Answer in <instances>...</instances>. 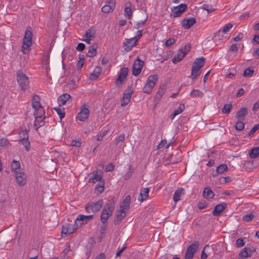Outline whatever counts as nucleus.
<instances>
[{
    "label": "nucleus",
    "instance_id": "f257e3e1",
    "mask_svg": "<svg viewBox=\"0 0 259 259\" xmlns=\"http://www.w3.org/2000/svg\"><path fill=\"white\" fill-rule=\"evenodd\" d=\"M115 208V203L113 200H110L107 203L103 209L100 218L101 222L105 224L110 217Z\"/></svg>",
    "mask_w": 259,
    "mask_h": 259
},
{
    "label": "nucleus",
    "instance_id": "f03ea898",
    "mask_svg": "<svg viewBox=\"0 0 259 259\" xmlns=\"http://www.w3.org/2000/svg\"><path fill=\"white\" fill-rule=\"evenodd\" d=\"M29 29H30V28H28L25 31V35L23 39L21 51L24 54L28 52L29 48L32 45V33Z\"/></svg>",
    "mask_w": 259,
    "mask_h": 259
},
{
    "label": "nucleus",
    "instance_id": "7ed1b4c3",
    "mask_svg": "<svg viewBox=\"0 0 259 259\" xmlns=\"http://www.w3.org/2000/svg\"><path fill=\"white\" fill-rule=\"evenodd\" d=\"M158 78V76L157 74L150 75L148 77L147 81L143 89V92L145 93L150 94L155 85Z\"/></svg>",
    "mask_w": 259,
    "mask_h": 259
},
{
    "label": "nucleus",
    "instance_id": "20e7f679",
    "mask_svg": "<svg viewBox=\"0 0 259 259\" xmlns=\"http://www.w3.org/2000/svg\"><path fill=\"white\" fill-rule=\"evenodd\" d=\"M103 201L102 199L97 202H91L86 204L85 210L87 213H95L99 211L103 205Z\"/></svg>",
    "mask_w": 259,
    "mask_h": 259
},
{
    "label": "nucleus",
    "instance_id": "39448f33",
    "mask_svg": "<svg viewBox=\"0 0 259 259\" xmlns=\"http://www.w3.org/2000/svg\"><path fill=\"white\" fill-rule=\"evenodd\" d=\"M17 80L21 90L25 91L29 88V79L28 77L22 72H18L17 76Z\"/></svg>",
    "mask_w": 259,
    "mask_h": 259
},
{
    "label": "nucleus",
    "instance_id": "423d86ee",
    "mask_svg": "<svg viewBox=\"0 0 259 259\" xmlns=\"http://www.w3.org/2000/svg\"><path fill=\"white\" fill-rule=\"evenodd\" d=\"M78 225L76 221L73 223L66 224L62 226V234L63 237L73 233L77 228Z\"/></svg>",
    "mask_w": 259,
    "mask_h": 259
},
{
    "label": "nucleus",
    "instance_id": "0eeeda50",
    "mask_svg": "<svg viewBox=\"0 0 259 259\" xmlns=\"http://www.w3.org/2000/svg\"><path fill=\"white\" fill-rule=\"evenodd\" d=\"M199 245V242L197 241H194L192 244H190L186 250L185 255V259H192L194 257V253L198 249Z\"/></svg>",
    "mask_w": 259,
    "mask_h": 259
},
{
    "label": "nucleus",
    "instance_id": "6e6552de",
    "mask_svg": "<svg viewBox=\"0 0 259 259\" xmlns=\"http://www.w3.org/2000/svg\"><path fill=\"white\" fill-rule=\"evenodd\" d=\"M32 107L35 110V113L44 114L45 111L40 103V99L37 95H34L32 99Z\"/></svg>",
    "mask_w": 259,
    "mask_h": 259
},
{
    "label": "nucleus",
    "instance_id": "1a4fd4ad",
    "mask_svg": "<svg viewBox=\"0 0 259 259\" xmlns=\"http://www.w3.org/2000/svg\"><path fill=\"white\" fill-rule=\"evenodd\" d=\"M144 62L138 58L134 62L133 66V74L137 76L139 75L143 68Z\"/></svg>",
    "mask_w": 259,
    "mask_h": 259
},
{
    "label": "nucleus",
    "instance_id": "9d476101",
    "mask_svg": "<svg viewBox=\"0 0 259 259\" xmlns=\"http://www.w3.org/2000/svg\"><path fill=\"white\" fill-rule=\"evenodd\" d=\"M15 177L19 186H23L26 184V176L23 170L16 172V173H15Z\"/></svg>",
    "mask_w": 259,
    "mask_h": 259
},
{
    "label": "nucleus",
    "instance_id": "9b49d317",
    "mask_svg": "<svg viewBox=\"0 0 259 259\" xmlns=\"http://www.w3.org/2000/svg\"><path fill=\"white\" fill-rule=\"evenodd\" d=\"M255 251L254 247H245L239 253V259H245V258L250 257L252 252Z\"/></svg>",
    "mask_w": 259,
    "mask_h": 259
},
{
    "label": "nucleus",
    "instance_id": "f8f14e48",
    "mask_svg": "<svg viewBox=\"0 0 259 259\" xmlns=\"http://www.w3.org/2000/svg\"><path fill=\"white\" fill-rule=\"evenodd\" d=\"M90 111L89 109L85 107L82 106L81 108L80 112L78 113L77 119L81 121H84L89 117Z\"/></svg>",
    "mask_w": 259,
    "mask_h": 259
},
{
    "label": "nucleus",
    "instance_id": "ddd939ff",
    "mask_svg": "<svg viewBox=\"0 0 259 259\" xmlns=\"http://www.w3.org/2000/svg\"><path fill=\"white\" fill-rule=\"evenodd\" d=\"M43 115L44 114H39L38 113H34L35 119L34 123V127L35 128L36 130H37L39 127L43 126L45 124L44 119L45 118V116Z\"/></svg>",
    "mask_w": 259,
    "mask_h": 259
},
{
    "label": "nucleus",
    "instance_id": "4468645a",
    "mask_svg": "<svg viewBox=\"0 0 259 259\" xmlns=\"http://www.w3.org/2000/svg\"><path fill=\"white\" fill-rule=\"evenodd\" d=\"M187 7V6L185 4H182L178 6L173 7L171 9V12L174 14V17L180 16L186 11Z\"/></svg>",
    "mask_w": 259,
    "mask_h": 259
},
{
    "label": "nucleus",
    "instance_id": "2eb2a0df",
    "mask_svg": "<svg viewBox=\"0 0 259 259\" xmlns=\"http://www.w3.org/2000/svg\"><path fill=\"white\" fill-rule=\"evenodd\" d=\"M128 69L126 67L122 68L120 70L119 75L116 79V83L117 85L121 84L123 81L125 79L128 73Z\"/></svg>",
    "mask_w": 259,
    "mask_h": 259
},
{
    "label": "nucleus",
    "instance_id": "dca6fc26",
    "mask_svg": "<svg viewBox=\"0 0 259 259\" xmlns=\"http://www.w3.org/2000/svg\"><path fill=\"white\" fill-rule=\"evenodd\" d=\"M103 175L102 172L100 170L93 171L92 176L89 179V182L95 183L97 181H101Z\"/></svg>",
    "mask_w": 259,
    "mask_h": 259
},
{
    "label": "nucleus",
    "instance_id": "f3484780",
    "mask_svg": "<svg viewBox=\"0 0 259 259\" xmlns=\"http://www.w3.org/2000/svg\"><path fill=\"white\" fill-rule=\"evenodd\" d=\"M115 7V2L113 0H111L107 2L102 8V11L105 13H108L113 12Z\"/></svg>",
    "mask_w": 259,
    "mask_h": 259
},
{
    "label": "nucleus",
    "instance_id": "a211bd4d",
    "mask_svg": "<svg viewBox=\"0 0 259 259\" xmlns=\"http://www.w3.org/2000/svg\"><path fill=\"white\" fill-rule=\"evenodd\" d=\"M136 40H135V38L126 39L125 42L123 43L125 50L127 51H130L136 45Z\"/></svg>",
    "mask_w": 259,
    "mask_h": 259
},
{
    "label": "nucleus",
    "instance_id": "6ab92c4d",
    "mask_svg": "<svg viewBox=\"0 0 259 259\" xmlns=\"http://www.w3.org/2000/svg\"><path fill=\"white\" fill-rule=\"evenodd\" d=\"M195 23L196 19L194 18L191 17L184 19L182 22V24L184 28L189 29Z\"/></svg>",
    "mask_w": 259,
    "mask_h": 259
},
{
    "label": "nucleus",
    "instance_id": "aec40b11",
    "mask_svg": "<svg viewBox=\"0 0 259 259\" xmlns=\"http://www.w3.org/2000/svg\"><path fill=\"white\" fill-rule=\"evenodd\" d=\"M226 206V204L225 203L217 205L212 212L213 215L215 217L219 216L225 209Z\"/></svg>",
    "mask_w": 259,
    "mask_h": 259
},
{
    "label": "nucleus",
    "instance_id": "412c9836",
    "mask_svg": "<svg viewBox=\"0 0 259 259\" xmlns=\"http://www.w3.org/2000/svg\"><path fill=\"white\" fill-rule=\"evenodd\" d=\"M166 90V88L165 87H160L157 92L156 93L155 97H154V102H156V104L158 103L162 96L164 95Z\"/></svg>",
    "mask_w": 259,
    "mask_h": 259
},
{
    "label": "nucleus",
    "instance_id": "4be33fe9",
    "mask_svg": "<svg viewBox=\"0 0 259 259\" xmlns=\"http://www.w3.org/2000/svg\"><path fill=\"white\" fill-rule=\"evenodd\" d=\"M130 203L131 196L130 195H127L123 200L122 203L121 204L120 206V209L124 211H125L126 209H128L130 207Z\"/></svg>",
    "mask_w": 259,
    "mask_h": 259
},
{
    "label": "nucleus",
    "instance_id": "5701e85b",
    "mask_svg": "<svg viewBox=\"0 0 259 259\" xmlns=\"http://www.w3.org/2000/svg\"><path fill=\"white\" fill-rule=\"evenodd\" d=\"M71 98V96L65 93L61 95L58 99V102L59 106H61L66 104V102Z\"/></svg>",
    "mask_w": 259,
    "mask_h": 259
},
{
    "label": "nucleus",
    "instance_id": "b1692460",
    "mask_svg": "<svg viewBox=\"0 0 259 259\" xmlns=\"http://www.w3.org/2000/svg\"><path fill=\"white\" fill-rule=\"evenodd\" d=\"M94 218V215L93 214H90V215H83V214H79L78 217L76 219V222L77 221H82V224L83 223H87L89 221L92 220ZM81 224V223L80 224Z\"/></svg>",
    "mask_w": 259,
    "mask_h": 259
},
{
    "label": "nucleus",
    "instance_id": "393cba45",
    "mask_svg": "<svg viewBox=\"0 0 259 259\" xmlns=\"http://www.w3.org/2000/svg\"><path fill=\"white\" fill-rule=\"evenodd\" d=\"M203 196L207 199H211L214 196V193L209 187H206L203 191Z\"/></svg>",
    "mask_w": 259,
    "mask_h": 259
},
{
    "label": "nucleus",
    "instance_id": "a878e982",
    "mask_svg": "<svg viewBox=\"0 0 259 259\" xmlns=\"http://www.w3.org/2000/svg\"><path fill=\"white\" fill-rule=\"evenodd\" d=\"M149 189L147 188H143L141 190L138 200L142 202L145 200L149 196Z\"/></svg>",
    "mask_w": 259,
    "mask_h": 259
},
{
    "label": "nucleus",
    "instance_id": "bb28decb",
    "mask_svg": "<svg viewBox=\"0 0 259 259\" xmlns=\"http://www.w3.org/2000/svg\"><path fill=\"white\" fill-rule=\"evenodd\" d=\"M126 213L125 211L122 210L120 209L119 210L117 211V214L116 215V218L114 220V224L115 225L118 224L125 217Z\"/></svg>",
    "mask_w": 259,
    "mask_h": 259
},
{
    "label": "nucleus",
    "instance_id": "cd10ccee",
    "mask_svg": "<svg viewBox=\"0 0 259 259\" xmlns=\"http://www.w3.org/2000/svg\"><path fill=\"white\" fill-rule=\"evenodd\" d=\"M102 71V69L101 67L97 66L94 69L93 72L90 74V79L94 80H96Z\"/></svg>",
    "mask_w": 259,
    "mask_h": 259
},
{
    "label": "nucleus",
    "instance_id": "c85d7f7f",
    "mask_svg": "<svg viewBox=\"0 0 259 259\" xmlns=\"http://www.w3.org/2000/svg\"><path fill=\"white\" fill-rule=\"evenodd\" d=\"M205 61V59L203 57L196 58L192 65L201 69L204 65Z\"/></svg>",
    "mask_w": 259,
    "mask_h": 259
},
{
    "label": "nucleus",
    "instance_id": "c756f323",
    "mask_svg": "<svg viewBox=\"0 0 259 259\" xmlns=\"http://www.w3.org/2000/svg\"><path fill=\"white\" fill-rule=\"evenodd\" d=\"M248 111L246 107L242 108L239 109L236 113V117L238 118L242 119L247 114Z\"/></svg>",
    "mask_w": 259,
    "mask_h": 259
},
{
    "label": "nucleus",
    "instance_id": "7c9ffc66",
    "mask_svg": "<svg viewBox=\"0 0 259 259\" xmlns=\"http://www.w3.org/2000/svg\"><path fill=\"white\" fill-rule=\"evenodd\" d=\"M11 169L14 173L16 172L23 170V169H20V163L19 161H16L14 160L11 164Z\"/></svg>",
    "mask_w": 259,
    "mask_h": 259
},
{
    "label": "nucleus",
    "instance_id": "2f4dec72",
    "mask_svg": "<svg viewBox=\"0 0 259 259\" xmlns=\"http://www.w3.org/2000/svg\"><path fill=\"white\" fill-rule=\"evenodd\" d=\"M184 109L185 105L183 104H180L179 108L175 110L173 114L170 115V118L173 119L176 116L181 114L184 110Z\"/></svg>",
    "mask_w": 259,
    "mask_h": 259
},
{
    "label": "nucleus",
    "instance_id": "473e14b6",
    "mask_svg": "<svg viewBox=\"0 0 259 259\" xmlns=\"http://www.w3.org/2000/svg\"><path fill=\"white\" fill-rule=\"evenodd\" d=\"M185 56V54H183L182 52L179 51L178 54L172 59V62L175 64L181 61Z\"/></svg>",
    "mask_w": 259,
    "mask_h": 259
},
{
    "label": "nucleus",
    "instance_id": "72a5a7b5",
    "mask_svg": "<svg viewBox=\"0 0 259 259\" xmlns=\"http://www.w3.org/2000/svg\"><path fill=\"white\" fill-rule=\"evenodd\" d=\"M200 68H198V67L192 65L191 70V77L193 80L195 79L200 74Z\"/></svg>",
    "mask_w": 259,
    "mask_h": 259
},
{
    "label": "nucleus",
    "instance_id": "f704fd0d",
    "mask_svg": "<svg viewBox=\"0 0 259 259\" xmlns=\"http://www.w3.org/2000/svg\"><path fill=\"white\" fill-rule=\"evenodd\" d=\"M131 6L132 4L130 3H127L125 4L124 13L125 16H126L128 19H130L132 15V9L131 8Z\"/></svg>",
    "mask_w": 259,
    "mask_h": 259
},
{
    "label": "nucleus",
    "instance_id": "c9c22d12",
    "mask_svg": "<svg viewBox=\"0 0 259 259\" xmlns=\"http://www.w3.org/2000/svg\"><path fill=\"white\" fill-rule=\"evenodd\" d=\"M184 189L183 188H179L175 191L173 197V200L175 202H177L180 200V197Z\"/></svg>",
    "mask_w": 259,
    "mask_h": 259
},
{
    "label": "nucleus",
    "instance_id": "e433bc0d",
    "mask_svg": "<svg viewBox=\"0 0 259 259\" xmlns=\"http://www.w3.org/2000/svg\"><path fill=\"white\" fill-rule=\"evenodd\" d=\"M29 138L28 131L26 129H22L19 133V140Z\"/></svg>",
    "mask_w": 259,
    "mask_h": 259
},
{
    "label": "nucleus",
    "instance_id": "4c0bfd02",
    "mask_svg": "<svg viewBox=\"0 0 259 259\" xmlns=\"http://www.w3.org/2000/svg\"><path fill=\"white\" fill-rule=\"evenodd\" d=\"M60 107V106L58 107H55L53 108V109L56 111V112L57 113L60 117V119L61 120L63 118L65 117V112L64 108H61Z\"/></svg>",
    "mask_w": 259,
    "mask_h": 259
},
{
    "label": "nucleus",
    "instance_id": "58836bf2",
    "mask_svg": "<svg viewBox=\"0 0 259 259\" xmlns=\"http://www.w3.org/2000/svg\"><path fill=\"white\" fill-rule=\"evenodd\" d=\"M259 155V148L254 147L249 152V156L251 158H255Z\"/></svg>",
    "mask_w": 259,
    "mask_h": 259
},
{
    "label": "nucleus",
    "instance_id": "ea45409f",
    "mask_svg": "<svg viewBox=\"0 0 259 259\" xmlns=\"http://www.w3.org/2000/svg\"><path fill=\"white\" fill-rule=\"evenodd\" d=\"M97 47L93 45L90 47L87 55L90 57H93L96 55Z\"/></svg>",
    "mask_w": 259,
    "mask_h": 259
},
{
    "label": "nucleus",
    "instance_id": "a19ab883",
    "mask_svg": "<svg viewBox=\"0 0 259 259\" xmlns=\"http://www.w3.org/2000/svg\"><path fill=\"white\" fill-rule=\"evenodd\" d=\"M227 32V25H225L223 27V31L219 30L215 35L214 36V39H221V38H220V36H222L223 33H226Z\"/></svg>",
    "mask_w": 259,
    "mask_h": 259
},
{
    "label": "nucleus",
    "instance_id": "79ce46f5",
    "mask_svg": "<svg viewBox=\"0 0 259 259\" xmlns=\"http://www.w3.org/2000/svg\"><path fill=\"white\" fill-rule=\"evenodd\" d=\"M190 95L192 97H202L203 96V93L199 90H193Z\"/></svg>",
    "mask_w": 259,
    "mask_h": 259
},
{
    "label": "nucleus",
    "instance_id": "37998d69",
    "mask_svg": "<svg viewBox=\"0 0 259 259\" xmlns=\"http://www.w3.org/2000/svg\"><path fill=\"white\" fill-rule=\"evenodd\" d=\"M95 189L99 193L103 192L104 189V182L103 181L99 182L96 185Z\"/></svg>",
    "mask_w": 259,
    "mask_h": 259
},
{
    "label": "nucleus",
    "instance_id": "c03bdc74",
    "mask_svg": "<svg viewBox=\"0 0 259 259\" xmlns=\"http://www.w3.org/2000/svg\"><path fill=\"white\" fill-rule=\"evenodd\" d=\"M19 141L25 147V149L27 151H28L29 150L30 147L29 138L25 139H22L21 140H19Z\"/></svg>",
    "mask_w": 259,
    "mask_h": 259
},
{
    "label": "nucleus",
    "instance_id": "a18cd8bd",
    "mask_svg": "<svg viewBox=\"0 0 259 259\" xmlns=\"http://www.w3.org/2000/svg\"><path fill=\"white\" fill-rule=\"evenodd\" d=\"M254 217V213L253 212L244 215L242 217V220L244 222H248L250 221Z\"/></svg>",
    "mask_w": 259,
    "mask_h": 259
},
{
    "label": "nucleus",
    "instance_id": "49530a36",
    "mask_svg": "<svg viewBox=\"0 0 259 259\" xmlns=\"http://www.w3.org/2000/svg\"><path fill=\"white\" fill-rule=\"evenodd\" d=\"M133 93V91L132 90L131 88H128L127 90H125L123 98H124L125 99H127L131 100L132 95Z\"/></svg>",
    "mask_w": 259,
    "mask_h": 259
},
{
    "label": "nucleus",
    "instance_id": "de8ad7c7",
    "mask_svg": "<svg viewBox=\"0 0 259 259\" xmlns=\"http://www.w3.org/2000/svg\"><path fill=\"white\" fill-rule=\"evenodd\" d=\"M134 168L131 165H130L129 167L128 168V170L124 176V179L125 180L129 179L130 178V177H131L132 175L133 174V173L134 172Z\"/></svg>",
    "mask_w": 259,
    "mask_h": 259
},
{
    "label": "nucleus",
    "instance_id": "09e8293b",
    "mask_svg": "<svg viewBox=\"0 0 259 259\" xmlns=\"http://www.w3.org/2000/svg\"><path fill=\"white\" fill-rule=\"evenodd\" d=\"M253 72V69L247 68L244 70L243 75L244 77H250L252 75Z\"/></svg>",
    "mask_w": 259,
    "mask_h": 259
},
{
    "label": "nucleus",
    "instance_id": "8fccbe9b",
    "mask_svg": "<svg viewBox=\"0 0 259 259\" xmlns=\"http://www.w3.org/2000/svg\"><path fill=\"white\" fill-rule=\"evenodd\" d=\"M191 46L190 44L186 45L183 48H181L179 51L182 52L183 54H185V56L190 51Z\"/></svg>",
    "mask_w": 259,
    "mask_h": 259
},
{
    "label": "nucleus",
    "instance_id": "3c124183",
    "mask_svg": "<svg viewBox=\"0 0 259 259\" xmlns=\"http://www.w3.org/2000/svg\"><path fill=\"white\" fill-rule=\"evenodd\" d=\"M227 169V165L226 164H221L217 168V172L219 174L223 173Z\"/></svg>",
    "mask_w": 259,
    "mask_h": 259
},
{
    "label": "nucleus",
    "instance_id": "603ef678",
    "mask_svg": "<svg viewBox=\"0 0 259 259\" xmlns=\"http://www.w3.org/2000/svg\"><path fill=\"white\" fill-rule=\"evenodd\" d=\"M244 128V124L241 121H238L235 125V128L238 131H241Z\"/></svg>",
    "mask_w": 259,
    "mask_h": 259
},
{
    "label": "nucleus",
    "instance_id": "864d4df0",
    "mask_svg": "<svg viewBox=\"0 0 259 259\" xmlns=\"http://www.w3.org/2000/svg\"><path fill=\"white\" fill-rule=\"evenodd\" d=\"M10 145V142L8 139L2 138L0 140V146L3 147H7Z\"/></svg>",
    "mask_w": 259,
    "mask_h": 259
},
{
    "label": "nucleus",
    "instance_id": "5fc2aeb1",
    "mask_svg": "<svg viewBox=\"0 0 259 259\" xmlns=\"http://www.w3.org/2000/svg\"><path fill=\"white\" fill-rule=\"evenodd\" d=\"M253 166V163L250 161H246L244 163V167L245 169L248 171L250 170V169Z\"/></svg>",
    "mask_w": 259,
    "mask_h": 259
},
{
    "label": "nucleus",
    "instance_id": "6e6d98bb",
    "mask_svg": "<svg viewBox=\"0 0 259 259\" xmlns=\"http://www.w3.org/2000/svg\"><path fill=\"white\" fill-rule=\"evenodd\" d=\"M124 139H125V135L123 134L120 135L118 137V138L116 139L115 144L118 145L119 142H123L124 141Z\"/></svg>",
    "mask_w": 259,
    "mask_h": 259
},
{
    "label": "nucleus",
    "instance_id": "4d7b16f0",
    "mask_svg": "<svg viewBox=\"0 0 259 259\" xmlns=\"http://www.w3.org/2000/svg\"><path fill=\"white\" fill-rule=\"evenodd\" d=\"M84 37L89 38H91L92 39V38L94 37V33L92 32L91 30L88 29L84 35Z\"/></svg>",
    "mask_w": 259,
    "mask_h": 259
},
{
    "label": "nucleus",
    "instance_id": "13d9d810",
    "mask_svg": "<svg viewBox=\"0 0 259 259\" xmlns=\"http://www.w3.org/2000/svg\"><path fill=\"white\" fill-rule=\"evenodd\" d=\"M81 143L80 140H74L72 141L71 146L76 147H79L81 146Z\"/></svg>",
    "mask_w": 259,
    "mask_h": 259
},
{
    "label": "nucleus",
    "instance_id": "bf43d9fd",
    "mask_svg": "<svg viewBox=\"0 0 259 259\" xmlns=\"http://www.w3.org/2000/svg\"><path fill=\"white\" fill-rule=\"evenodd\" d=\"M202 8L207 11L208 13H211L214 11V8L208 6L207 5H203L202 6Z\"/></svg>",
    "mask_w": 259,
    "mask_h": 259
},
{
    "label": "nucleus",
    "instance_id": "052dcab7",
    "mask_svg": "<svg viewBox=\"0 0 259 259\" xmlns=\"http://www.w3.org/2000/svg\"><path fill=\"white\" fill-rule=\"evenodd\" d=\"M236 244L237 247H241L244 245V240L242 238H239L236 240Z\"/></svg>",
    "mask_w": 259,
    "mask_h": 259
},
{
    "label": "nucleus",
    "instance_id": "680f3d73",
    "mask_svg": "<svg viewBox=\"0 0 259 259\" xmlns=\"http://www.w3.org/2000/svg\"><path fill=\"white\" fill-rule=\"evenodd\" d=\"M175 42V40L174 38H169L165 42V46L167 47H169L171 46L174 42Z\"/></svg>",
    "mask_w": 259,
    "mask_h": 259
},
{
    "label": "nucleus",
    "instance_id": "e2e57ef3",
    "mask_svg": "<svg viewBox=\"0 0 259 259\" xmlns=\"http://www.w3.org/2000/svg\"><path fill=\"white\" fill-rule=\"evenodd\" d=\"M229 50L231 52H236L238 51V46L236 44H233L230 47Z\"/></svg>",
    "mask_w": 259,
    "mask_h": 259
},
{
    "label": "nucleus",
    "instance_id": "0e129e2a",
    "mask_svg": "<svg viewBox=\"0 0 259 259\" xmlns=\"http://www.w3.org/2000/svg\"><path fill=\"white\" fill-rule=\"evenodd\" d=\"M258 128H259V124H255L250 131L248 135L250 136V135L253 134L258 129Z\"/></svg>",
    "mask_w": 259,
    "mask_h": 259
},
{
    "label": "nucleus",
    "instance_id": "69168bd1",
    "mask_svg": "<svg viewBox=\"0 0 259 259\" xmlns=\"http://www.w3.org/2000/svg\"><path fill=\"white\" fill-rule=\"evenodd\" d=\"M130 100L125 99L124 98H122L121 100V106H124L128 104V103L130 102Z\"/></svg>",
    "mask_w": 259,
    "mask_h": 259
},
{
    "label": "nucleus",
    "instance_id": "338daca9",
    "mask_svg": "<svg viewBox=\"0 0 259 259\" xmlns=\"http://www.w3.org/2000/svg\"><path fill=\"white\" fill-rule=\"evenodd\" d=\"M85 45L83 43H79L76 47V50L78 51H82L85 49Z\"/></svg>",
    "mask_w": 259,
    "mask_h": 259
},
{
    "label": "nucleus",
    "instance_id": "774afa93",
    "mask_svg": "<svg viewBox=\"0 0 259 259\" xmlns=\"http://www.w3.org/2000/svg\"><path fill=\"white\" fill-rule=\"evenodd\" d=\"M209 248V246L208 245H206L204 247V249H203V251L202 252V254H201V259H206L207 257V255L206 253H204V250L207 248Z\"/></svg>",
    "mask_w": 259,
    "mask_h": 259
}]
</instances>
